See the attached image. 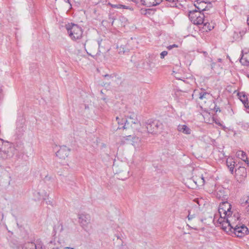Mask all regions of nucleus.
Wrapping results in <instances>:
<instances>
[{
	"label": "nucleus",
	"mask_w": 249,
	"mask_h": 249,
	"mask_svg": "<svg viewBox=\"0 0 249 249\" xmlns=\"http://www.w3.org/2000/svg\"><path fill=\"white\" fill-rule=\"evenodd\" d=\"M69 36L73 40L80 39L83 35L82 28L77 24L73 23H68L65 25Z\"/></svg>",
	"instance_id": "1"
},
{
	"label": "nucleus",
	"mask_w": 249,
	"mask_h": 249,
	"mask_svg": "<svg viewBox=\"0 0 249 249\" xmlns=\"http://www.w3.org/2000/svg\"><path fill=\"white\" fill-rule=\"evenodd\" d=\"M233 217L232 216L224 217V216H220L218 220V222L221 227V229L228 233L229 234L231 233L232 229H233L232 224L231 223Z\"/></svg>",
	"instance_id": "2"
},
{
	"label": "nucleus",
	"mask_w": 249,
	"mask_h": 249,
	"mask_svg": "<svg viewBox=\"0 0 249 249\" xmlns=\"http://www.w3.org/2000/svg\"><path fill=\"white\" fill-rule=\"evenodd\" d=\"M162 128V123L157 120L150 121L146 125L147 132L151 134H157L160 132Z\"/></svg>",
	"instance_id": "3"
},
{
	"label": "nucleus",
	"mask_w": 249,
	"mask_h": 249,
	"mask_svg": "<svg viewBox=\"0 0 249 249\" xmlns=\"http://www.w3.org/2000/svg\"><path fill=\"white\" fill-rule=\"evenodd\" d=\"M232 234L238 237H242L249 234V230L244 225H242L241 226H238V225L233 226V229H232L230 234L232 235Z\"/></svg>",
	"instance_id": "4"
},
{
	"label": "nucleus",
	"mask_w": 249,
	"mask_h": 249,
	"mask_svg": "<svg viewBox=\"0 0 249 249\" xmlns=\"http://www.w3.org/2000/svg\"><path fill=\"white\" fill-rule=\"evenodd\" d=\"M231 205L227 201L222 202L219 206L218 212L220 216L224 214V217L231 216L232 212L231 211Z\"/></svg>",
	"instance_id": "5"
},
{
	"label": "nucleus",
	"mask_w": 249,
	"mask_h": 249,
	"mask_svg": "<svg viewBox=\"0 0 249 249\" xmlns=\"http://www.w3.org/2000/svg\"><path fill=\"white\" fill-rule=\"evenodd\" d=\"M71 149L66 145H62L60 149L56 152V156L61 159H65L69 155Z\"/></svg>",
	"instance_id": "6"
},
{
	"label": "nucleus",
	"mask_w": 249,
	"mask_h": 249,
	"mask_svg": "<svg viewBox=\"0 0 249 249\" xmlns=\"http://www.w3.org/2000/svg\"><path fill=\"white\" fill-rule=\"evenodd\" d=\"M91 217L90 215L88 214H79V221L81 226L85 228L90 222Z\"/></svg>",
	"instance_id": "7"
},
{
	"label": "nucleus",
	"mask_w": 249,
	"mask_h": 249,
	"mask_svg": "<svg viewBox=\"0 0 249 249\" xmlns=\"http://www.w3.org/2000/svg\"><path fill=\"white\" fill-rule=\"evenodd\" d=\"M140 142L139 137L134 135L125 136V144H130L135 147Z\"/></svg>",
	"instance_id": "8"
},
{
	"label": "nucleus",
	"mask_w": 249,
	"mask_h": 249,
	"mask_svg": "<svg viewBox=\"0 0 249 249\" xmlns=\"http://www.w3.org/2000/svg\"><path fill=\"white\" fill-rule=\"evenodd\" d=\"M235 173L237 176L239 177L240 179L245 178L247 175V169L245 167H237L235 169Z\"/></svg>",
	"instance_id": "9"
},
{
	"label": "nucleus",
	"mask_w": 249,
	"mask_h": 249,
	"mask_svg": "<svg viewBox=\"0 0 249 249\" xmlns=\"http://www.w3.org/2000/svg\"><path fill=\"white\" fill-rule=\"evenodd\" d=\"M138 120L137 119L136 115L134 113H130V115H125V125H130L137 123Z\"/></svg>",
	"instance_id": "10"
},
{
	"label": "nucleus",
	"mask_w": 249,
	"mask_h": 249,
	"mask_svg": "<svg viewBox=\"0 0 249 249\" xmlns=\"http://www.w3.org/2000/svg\"><path fill=\"white\" fill-rule=\"evenodd\" d=\"M209 14L208 13L201 12L196 21L193 23L197 25L203 24L206 20L205 18H207V15Z\"/></svg>",
	"instance_id": "11"
},
{
	"label": "nucleus",
	"mask_w": 249,
	"mask_h": 249,
	"mask_svg": "<svg viewBox=\"0 0 249 249\" xmlns=\"http://www.w3.org/2000/svg\"><path fill=\"white\" fill-rule=\"evenodd\" d=\"M25 127L23 124L17 123L16 134L18 138H20L22 136L25 131Z\"/></svg>",
	"instance_id": "12"
},
{
	"label": "nucleus",
	"mask_w": 249,
	"mask_h": 249,
	"mask_svg": "<svg viewBox=\"0 0 249 249\" xmlns=\"http://www.w3.org/2000/svg\"><path fill=\"white\" fill-rule=\"evenodd\" d=\"M200 13L201 12L196 9L189 12V18L192 22L194 23L196 21Z\"/></svg>",
	"instance_id": "13"
},
{
	"label": "nucleus",
	"mask_w": 249,
	"mask_h": 249,
	"mask_svg": "<svg viewBox=\"0 0 249 249\" xmlns=\"http://www.w3.org/2000/svg\"><path fill=\"white\" fill-rule=\"evenodd\" d=\"M196 3L194 4V6L196 8L199 12L204 13L205 10V6L207 2L205 0H199V1H196Z\"/></svg>",
	"instance_id": "14"
},
{
	"label": "nucleus",
	"mask_w": 249,
	"mask_h": 249,
	"mask_svg": "<svg viewBox=\"0 0 249 249\" xmlns=\"http://www.w3.org/2000/svg\"><path fill=\"white\" fill-rule=\"evenodd\" d=\"M177 129L178 131L181 132L185 134H190L191 133L192 130L191 129L188 127L186 125L183 124H179L178 126Z\"/></svg>",
	"instance_id": "15"
},
{
	"label": "nucleus",
	"mask_w": 249,
	"mask_h": 249,
	"mask_svg": "<svg viewBox=\"0 0 249 249\" xmlns=\"http://www.w3.org/2000/svg\"><path fill=\"white\" fill-rule=\"evenodd\" d=\"M227 165L230 170L231 174H233L234 173V168L235 169L237 167V164H235V162L232 159H227L226 161Z\"/></svg>",
	"instance_id": "16"
},
{
	"label": "nucleus",
	"mask_w": 249,
	"mask_h": 249,
	"mask_svg": "<svg viewBox=\"0 0 249 249\" xmlns=\"http://www.w3.org/2000/svg\"><path fill=\"white\" fill-rule=\"evenodd\" d=\"M240 62L244 66H248L249 65V52L242 54V56L240 59Z\"/></svg>",
	"instance_id": "17"
},
{
	"label": "nucleus",
	"mask_w": 249,
	"mask_h": 249,
	"mask_svg": "<svg viewBox=\"0 0 249 249\" xmlns=\"http://www.w3.org/2000/svg\"><path fill=\"white\" fill-rule=\"evenodd\" d=\"M10 157L11 156L9 154L8 151L2 150L1 148H0V159L5 160Z\"/></svg>",
	"instance_id": "18"
},
{
	"label": "nucleus",
	"mask_w": 249,
	"mask_h": 249,
	"mask_svg": "<svg viewBox=\"0 0 249 249\" xmlns=\"http://www.w3.org/2000/svg\"><path fill=\"white\" fill-rule=\"evenodd\" d=\"M238 156L240 157V158L244 161L249 166V162L247 159L246 154L244 151H239L238 153Z\"/></svg>",
	"instance_id": "19"
},
{
	"label": "nucleus",
	"mask_w": 249,
	"mask_h": 249,
	"mask_svg": "<svg viewBox=\"0 0 249 249\" xmlns=\"http://www.w3.org/2000/svg\"><path fill=\"white\" fill-rule=\"evenodd\" d=\"M35 243L33 242H28L22 246V249H35Z\"/></svg>",
	"instance_id": "20"
},
{
	"label": "nucleus",
	"mask_w": 249,
	"mask_h": 249,
	"mask_svg": "<svg viewBox=\"0 0 249 249\" xmlns=\"http://www.w3.org/2000/svg\"><path fill=\"white\" fill-rule=\"evenodd\" d=\"M203 24V28H205L208 31H210L214 28V23H209V22H204Z\"/></svg>",
	"instance_id": "21"
},
{
	"label": "nucleus",
	"mask_w": 249,
	"mask_h": 249,
	"mask_svg": "<svg viewBox=\"0 0 249 249\" xmlns=\"http://www.w3.org/2000/svg\"><path fill=\"white\" fill-rule=\"evenodd\" d=\"M238 125L245 130H248L249 129V123L244 122H240L238 123Z\"/></svg>",
	"instance_id": "22"
},
{
	"label": "nucleus",
	"mask_w": 249,
	"mask_h": 249,
	"mask_svg": "<svg viewBox=\"0 0 249 249\" xmlns=\"http://www.w3.org/2000/svg\"><path fill=\"white\" fill-rule=\"evenodd\" d=\"M225 190L222 188L219 189L217 192L216 197L219 199L221 198H225L224 197V196H226L225 195Z\"/></svg>",
	"instance_id": "23"
},
{
	"label": "nucleus",
	"mask_w": 249,
	"mask_h": 249,
	"mask_svg": "<svg viewBox=\"0 0 249 249\" xmlns=\"http://www.w3.org/2000/svg\"><path fill=\"white\" fill-rule=\"evenodd\" d=\"M238 95L239 96V98L240 100V101L244 103L245 102H247L248 101L247 96L246 94L244 92H240L238 93Z\"/></svg>",
	"instance_id": "24"
},
{
	"label": "nucleus",
	"mask_w": 249,
	"mask_h": 249,
	"mask_svg": "<svg viewBox=\"0 0 249 249\" xmlns=\"http://www.w3.org/2000/svg\"><path fill=\"white\" fill-rule=\"evenodd\" d=\"M153 0H141V2L143 5H145L147 7H151L152 3H154Z\"/></svg>",
	"instance_id": "25"
},
{
	"label": "nucleus",
	"mask_w": 249,
	"mask_h": 249,
	"mask_svg": "<svg viewBox=\"0 0 249 249\" xmlns=\"http://www.w3.org/2000/svg\"><path fill=\"white\" fill-rule=\"evenodd\" d=\"M169 2L168 6L171 7H177V4L178 2V0H165Z\"/></svg>",
	"instance_id": "26"
},
{
	"label": "nucleus",
	"mask_w": 249,
	"mask_h": 249,
	"mask_svg": "<svg viewBox=\"0 0 249 249\" xmlns=\"http://www.w3.org/2000/svg\"><path fill=\"white\" fill-rule=\"evenodd\" d=\"M49 247L48 249H62V248H59L58 247H55V243L54 241H51L48 243Z\"/></svg>",
	"instance_id": "27"
},
{
	"label": "nucleus",
	"mask_w": 249,
	"mask_h": 249,
	"mask_svg": "<svg viewBox=\"0 0 249 249\" xmlns=\"http://www.w3.org/2000/svg\"><path fill=\"white\" fill-rule=\"evenodd\" d=\"M153 62L150 59H149L145 63H144V66L146 67V69H150L153 67L152 66Z\"/></svg>",
	"instance_id": "28"
},
{
	"label": "nucleus",
	"mask_w": 249,
	"mask_h": 249,
	"mask_svg": "<svg viewBox=\"0 0 249 249\" xmlns=\"http://www.w3.org/2000/svg\"><path fill=\"white\" fill-rule=\"evenodd\" d=\"M35 249H45V246L43 245V243L40 241L36 244L35 243Z\"/></svg>",
	"instance_id": "29"
},
{
	"label": "nucleus",
	"mask_w": 249,
	"mask_h": 249,
	"mask_svg": "<svg viewBox=\"0 0 249 249\" xmlns=\"http://www.w3.org/2000/svg\"><path fill=\"white\" fill-rule=\"evenodd\" d=\"M248 198L246 199L245 197L242 198L240 200V203L241 205L243 207H245L248 203V201L249 200V197L247 196Z\"/></svg>",
	"instance_id": "30"
},
{
	"label": "nucleus",
	"mask_w": 249,
	"mask_h": 249,
	"mask_svg": "<svg viewBox=\"0 0 249 249\" xmlns=\"http://www.w3.org/2000/svg\"><path fill=\"white\" fill-rule=\"evenodd\" d=\"M206 2H207V3L205 6V12L210 10V9L213 7L212 1H206Z\"/></svg>",
	"instance_id": "31"
},
{
	"label": "nucleus",
	"mask_w": 249,
	"mask_h": 249,
	"mask_svg": "<svg viewBox=\"0 0 249 249\" xmlns=\"http://www.w3.org/2000/svg\"><path fill=\"white\" fill-rule=\"evenodd\" d=\"M34 195L35 197L36 198V200H40L41 198V195L40 192H36L34 193Z\"/></svg>",
	"instance_id": "32"
},
{
	"label": "nucleus",
	"mask_w": 249,
	"mask_h": 249,
	"mask_svg": "<svg viewBox=\"0 0 249 249\" xmlns=\"http://www.w3.org/2000/svg\"><path fill=\"white\" fill-rule=\"evenodd\" d=\"M117 51H118L119 53L124 54V48L122 45H121L120 47L117 46Z\"/></svg>",
	"instance_id": "33"
},
{
	"label": "nucleus",
	"mask_w": 249,
	"mask_h": 249,
	"mask_svg": "<svg viewBox=\"0 0 249 249\" xmlns=\"http://www.w3.org/2000/svg\"><path fill=\"white\" fill-rule=\"evenodd\" d=\"M208 94L207 92H201L199 93V98L201 100H202L204 98H206V95Z\"/></svg>",
	"instance_id": "34"
},
{
	"label": "nucleus",
	"mask_w": 249,
	"mask_h": 249,
	"mask_svg": "<svg viewBox=\"0 0 249 249\" xmlns=\"http://www.w3.org/2000/svg\"><path fill=\"white\" fill-rule=\"evenodd\" d=\"M162 0H153L154 3H152V6H155L160 4Z\"/></svg>",
	"instance_id": "35"
},
{
	"label": "nucleus",
	"mask_w": 249,
	"mask_h": 249,
	"mask_svg": "<svg viewBox=\"0 0 249 249\" xmlns=\"http://www.w3.org/2000/svg\"><path fill=\"white\" fill-rule=\"evenodd\" d=\"M112 7L113 8L124 9V5H122V4L112 5Z\"/></svg>",
	"instance_id": "36"
},
{
	"label": "nucleus",
	"mask_w": 249,
	"mask_h": 249,
	"mask_svg": "<svg viewBox=\"0 0 249 249\" xmlns=\"http://www.w3.org/2000/svg\"><path fill=\"white\" fill-rule=\"evenodd\" d=\"M168 54L167 51H164L160 53V56L161 59H163L165 56H166Z\"/></svg>",
	"instance_id": "37"
},
{
	"label": "nucleus",
	"mask_w": 249,
	"mask_h": 249,
	"mask_svg": "<svg viewBox=\"0 0 249 249\" xmlns=\"http://www.w3.org/2000/svg\"><path fill=\"white\" fill-rule=\"evenodd\" d=\"M178 45L175 44H173V45H169V46H168L167 47V48L168 50H170L172 49L173 48H175V47H176V48H178Z\"/></svg>",
	"instance_id": "38"
},
{
	"label": "nucleus",
	"mask_w": 249,
	"mask_h": 249,
	"mask_svg": "<svg viewBox=\"0 0 249 249\" xmlns=\"http://www.w3.org/2000/svg\"><path fill=\"white\" fill-rule=\"evenodd\" d=\"M49 195L47 192H44V195H41V197L43 200H46L47 198L48 197Z\"/></svg>",
	"instance_id": "39"
},
{
	"label": "nucleus",
	"mask_w": 249,
	"mask_h": 249,
	"mask_svg": "<svg viewBox=\"0 0 249 249\" xmlns=\"http://www.w3.org/2000/svg\"><path fill=\"white\" fill-rule=\"evenodd\" d=\"M145 13L144 14L145 15H146V14L150 15L151 14V13L153 12V10L152 9H145Z\"/></svg>",
	"instance_id": "40"
},
{
	"label": "nucleus",
	"mask_w": 249,
	"mask_h": 249,
	"mask_svg": "<svg viewBox=\"0 0 249 249\" xmlns=\"http://www.w3.org/2000/svg\"><path fill=\"white\" fill-rule=\"evenodd\" d=\"M195 217V214H191L190 212H189L188 215V220H191Z\"/></svg>",
	"instance_id": "41"
},
{
	"label": "nucleus",
	"mask_w": 249,
	"mask_h": 249,
	"mask_svg": "<svg viewBox=\"0 0 249 249\" xmlns=\"http://www.w3.org/2000/svg\"><path fill=\"white\" fill-rule=\"evenodd\" d=\"M243 104H244V106L246 108V109H249V105L248 101L243 103Z\"/></svg>",
	"instance_id": "42"
},
{
	"label": "nucleus",
	"mask_w": 249,
	"mask_h": 249,
	"mask_svg": "<svg viewBox=\"0 0 249 249\" xmlns=\"http://www.w3.org/2000/svg\"><path fill=\"white\" fill-rule=\"evenodd\" d=\"M213 110L216 112H217V111H219V112L221 111V109H220V107H217L216 105L214 106V107L213 108Z\"/></svg>",
	"instance_id": "43"
},
{
	"label": "nucleus",
	"mask_w": 249,
	"mask_h": 249,
	"mask_svg": "<svg viewBox=\"0 0 249 249\" xmlns=\"http://www.w3.org/2000/svg\"><path fill=\"white\" fill-rule=\"evenodd\" d=\"M122 122H123V120H122ZM121 125H122L121 127H118V129H124V124L123 122L121 123Z\"/></svg>",
	"instance_id": "44"
},
{
	"label": "nucleus",
	"mask_w": 249,
	"mask_h": 249,
	"mask_svg": "<svg viewBox=\"0 0 249 249\" xmlns=\"http://www.w3.org/2000/svg\"><path fill=\"white\" fill-rule=\"evenodd\" d=\"M66 182L67 183H68V184L72 186L73 185L72 183H73V180L71 181V180H66Z\"/></svg>",
	"instance_id": "45"
},
{
	"label": "nucleus",
	"mask_w": 249,
	"mask_h": 249,
	"mask_svg": "<svg viewBox=\"0 0 249 249\" xmlns=\"http://www.w3.org/2000/svg\"><path fill=\"white\" fill-rule=\"evenodd\" d=\"M59 227H60L59 231L61 232V231H62L63 230V225H62V224L61 223L59 225V226H58L57 229H59Z\"/></svg>",
	"instance_id": "46"
},
{
	"label": "nucleus",
	"mask_w": 249,
	"mask_h": 249,
	"mask_svg": "<svg viewBox=\"0 0 249 249\" xmlns=\"http://www.w3.org/2000/svg\"><path fill=\"white\" fill-rule=\"evenodd\" d=\"M233 216L234 217L235 219L234 220H236L235 218H237V219H238V213H234L233 215Z\"/></svg>",
	"instance_id": "47"
},
{
	"label": "nucleus",
	"mask_w": 249,
	"mask_h": 249,
	"mask_svg": "<svg viewBox=\"0 0 249 249\" xmlns=\"http://www.w3.org/2000/svg\"><path fill=\"white\" fill-rule=\"evenodd\" d=\"M46 203H47V204H49V205H53V202H52V201H50V200H49V201H46Z\"/></svg>",
	"instance_id": "48"
},
{
	"label": "nucleus",
	"mask_w": 249,
	"mask_h": 249,
	"mask_svg": "<svg viewBox=\"0 0 249 249\" xmlns=\"http://www.w3.org/2000/svg\"><path fill=\"white\" fill-rule=\"evenodd\" d=\"M248 204V206L247 207L246 209H247V212H249V201H248V204Z\"/></svg>",
	"instance_id": "49"
},
{
	"label": "nucleus",
	"mask_w": 249,
	"mask_h": 249,
	"mask_svg": "<svg viewBox=\"0 0 249 249\" xmlns=\"http://www.w3.org/2000/svg\"><path fill=\"white\" fill-rule=\"evenodd\" d=\"M116 119L117 121H118V124H121V123H120V122H119L120 119H119V117H116Z\"/></svg>",
	"instance_id": "50"
},
{
	"label": "nucleus",
	"mask_w": 249,
	"mask_h": 249,
	"mask_svg": "<svg viewBox=\"0 0 249 249\" xmlns=\"http://www.w3.org/2000/svg\"><path fill=\"white\" fill-rule=\"evenodd\" d=\"M104 76H105V77H110V75H109V74H105V75H104Z\"/></svg>",
	"instance_id": "51"
},
{
	"label": "nucleus",
	"mask_w": 249,
	"mask_h": 249,
	"mask_svg": "<svg viewBox=\"0 0 249 249\" xmlns=\"http://www.w3.org/2000/svg\"><path fill=\"white\" fill-rule=\"evenodd\" d=\"M201 179L203 180V183H204L205 182L204 178L202 176L201 177Z\"/></svg>",
	"instance_id": "52"
},
{
	"label": "nucleus",
	"mask_w": 249,
	"mask_h": 249,
	"mask_svg": "<svg viewBox=\"0 0 249 249\" xmlns=\"http://www.w3.org/2000/svg\"><path fill=\"white\" fill-rule=\"evenodd\" d=\"M128 1H132L135 3L137 2V0H128Z\"/></svg>",
	"instance_id": "53"
},
{
	"label": "nucleus",
	"mask_w": 249,
	"mask_h": 249,
	"mask_svg": "<svg viewBox=\"0 0 249 249\" xmlns=\"http://www.w3.org/2000/svg\"><path fill=\"white\" fill-rule=\"evenodd\" d=\"M221 152V153L223 155V156L224 157H226V156H225V153H224V151H221V152Z\"/></svg>",
	"instance_id": "54"
},
{
	"label": "nucleus",
	"mask_w": 249,
	"mask_h": 249,
	"mask_svg": "<svg viewBox=\"0 0 249 249\" xmlns=\"http://www.w3.org/2000/svg\"><path fill=\"white\" fill-rule=\"evenodd\" d=\"M247 23H248V24L249 25V16L248 17V18H247Z\"/></svg>",
	"instance_id": "55"
},
{
	"label": "nucleus",
	"mask_w": 249,
	"mask_h": 249,
	"mask_svg": "<svg viewBox=\"0 0 249 249\" xmlns=\"http://www.w3.org/2000/svg\"><path fill=\"white\" fill-rule=\"evenodd\" d=\"M65 1L69 3H70V0H65Z\"/></svg>",
	"instance_id": "56"
},
{
	"label": "nucleus",
	"mask_w": 249,
	"mask_h": 249,
	"mask_svg": "<svg viewBox=\"0 0 249 249\" xmlns=\"http://www.w3.org/2000/svg\"><path fill=\"white\" fill-rule=\"evenodd\" d=\"M125 9H131V8H129V7L125 6Z\"/></svg>",
	"instance_id": "57"
},
{
	"label": "nucleus",
	"mask_w": 249,
	"mask_h": 249,
	"mask_svg": "<svg viewBox=\"0 0 249 249\" xmlns=\"http://www.w3.org/2000/svg\"><path fill=\"white\" fill-rule=\"evenodd\" d=\"M56 227H54L53 228V231H56Z\"/></svg>",
	"instance_id": "58"
},
{
	"label": "nucleus",
	"mask_w": 249,
	"mask_h": 249,
	"mask_svg": "<svg viewBox=\"0 0 249 249\" xmlns=\"http://www.w3.org/2000/svg\"><path fill=\"white\" fill-rule=\"evenodd\" d=\"M66 249H74L73 248H69V247H67L66 248Z\"/></svg>",
	"instance_id": "59"
},
{
	"label": "nucleus",
	"mask_w": 249,
	"mask_h": 249,
	"mask_svg": "<svg viewBox=\"0 0 249 249\" xmlns=\"http://www.w3.org/2000/svg\"><path fill=\"white\" fill-rule=\"evenodd\" d=\"M218 60L219 62H221L222 59L221 58H219V59H218Z\"/></svg>",
	"instance_id": "60"
},
{
	"label": "nucleus",
	"mask_w": 249,
	"mask_h": 249,
	"mask_svg": "<svg viewBox=\"0 0 249 249\" xmlns=\"http://www.w3.org/2000/svg\"><path fill=\"white\" fill-rule=\"evenodd\" d=\"M246 111L248 112V113H249V108L248 109H246Z\"/></svg>",
	"instance_id": "61"
},
{
	"label": "nucleus",
	"mask_w": 249,
	"mask_h": 249,
	"mask_svg": "<svg viewBox=\"0 0 249 249\" xmlns=\"http://www.w3.org/2000/svg\"><path fill=\"white\" fill-rule=\"evenodd\" d=\"M98 44H99V46L100 45V41H98Z\"/></svg>",
	"instance_id": "62"
},
{
	"label": "nucleus",
	"mask_w": 249,
	"mask_h": 249,
	"mask_svg": "<svg viewBox=\"0 0 249 249\" xmlns=\"http://www.w3.org/2000/svg\"><path fill=\"white\" fill-rule=\"evenodd\" d=\"M215 123L216 124H218V123L217 122H215ZM219 125H221V124L220 123L218 124Z\"/></svg>",
	"instance_id": "63"
},
{
	"label": "nucleus",
	"mask_w": 249,
	"mask_h": 249,
	"mask_svg": "<svg viewBox=\"0 0 249 249\" xmlns=\"http://www.w3.org/2000/svg\"><path fill=\"white\" fill-rule=\"evenodd\" d=\"M117 239H119V236H117Z\"/></svg>",
	"instance_id": "64"
}]
</instances>
